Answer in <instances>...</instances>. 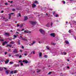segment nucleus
Wrapping results in <instances>:
<instances>
[{"mask_svg": "<svg viewBox=\"0 0 76 76\" xmlns=\"http://www.w3.org/2000/svg\"><path fill=\"white\" fill-rule=\"evenodd\" d=\"M18 45H20V42L18 41Z\"/></svg>", "mask_w": 76, "mask_h": 76, "instance_id": "nucleus-34", "label": "nucleus"}, {"mask_svg": "<svg viewBox=\"0 0 76 76\" xmlns=\"http://www.w3.org/2000/svg\"><path fill=\"white\" fill-rule=\"evenodd\" d=\"M32 7H35L36 6V5L34 4H32Z\"/></svg>", "mask_w": 76, "mask_h": 76, "instance_id": "nucleus-15", "label": "nucleus"}, {"mask_svg": "<svg viewBox=\"0 0 76 76\" xmlns=\"http://www.w3.org/2000/svg\"><path fill=\"white\" fill-rule=\"evenodd\" d=\"M4 69L5 70H7V69L6 68L4 67Z\"/></svg>", "mask_w": 76, "mask_h": 76, "instance_id": "nucleus-57", "label": "nucleus"}, {"mask_svg": "<svg viewBox=\"0 0 76 76\" xmlns=\"http://www.w3.org/2000/svg\"><path fill=\"white\" fill-rule=\"evenodd\" d=\"M39 56L40 57H41V56H42V53H41V52H40L39 53Z\"/></svg>", "mask_w": 76, "mask_h": 76, "instance_id": "nucleus-17", "label": "nucleus"}, {"mask_svg": "<svg viewBox=\"0 0 76 76\" xmlns=\"http://www.w3.org/2000/svg\"><path fill=\"white\" fill-rule=\"evenodd\" d=\"M21 61H22V60L19 61V63H20V62H21Z\"/></svg>", "mask_w": 76, "mask_h": 76, "instance_id": "nucleus-62", "label": "nucleus"}, {"mask_svg": "<svg viewBox=\"0 0 76 76\" xmlns=\"http://www.w3.org/2000/svg\"><path fill=\"white\" fill-rule=\"evenodd\" d=\"M36 42L35 41H33V43H31V45H33V44H34Z\"/></svg>", "mask_w": 76, "mask_h": 76, "instance_id": "nucleus-25", "label": "nucleus"}, {"mask_svg": "<svg viewBox=\"0 0 76 76\" xmlns=\"http://www.w3.org/2000/svg\"><path fill=\"white\" fill-rule=\"evenodd\" d=\"M53 23H52V22H51V24H50V26H52V25H53Z\"/></svg>", "mask_w": 76, "mask_h": 76, "instance_id": "nucleus-58", "label": "nucleus"}, {"mask_svg": "<svg viewBox=\"0 0 76 76\" xmlns=\"http://www.w3.org/2000/svg\"><path fill=\"white\" fill-rule=\"evenodd\" d=\"M5 5H7L8 4L7 3H5Z\"/></svg>", "mask_w": 76, "mask_h": 76, "instance_id": "nucleus-48", "label": "nucleus"}, {"mask_svg": "<svg viewBox=\"0 0 76 76\" xmlns=\"http://www.w3.org/2000/svg\"><path fill=\"white\" fill-rule=\"evenodd\" d=\"M9 60H7L6 61H5V64H7L8 63H9Z\"/></svg>", "mask_w": 76, "mask_h": 76, "instance_id": "nucleus-9", "label": "nucleus"}, {"mask_svg": "<svg viewBox=\"0 0 76 76\" xmlns=\"http://www.w3.org/2000/svg\"><path fill=\"white\" fill-rule=\"evenodd\" d=\"M52 44L53 45H55V43H52Z\"/></svg>", "mask_w": 76, "mask_h": 76, "instance_id": "nucleus-59", "label": "nucleus"}, {"mask_svg": "<svg viewBox=\"0 0 76 76\" xmlns=\"http://www.w3.org/2000/svg\"><path fill=\"white\" fill-rule=\"evenodd\" d=\"M17 73V71H16V70H15L14 71V74H15V73Z\"/></svg>", "mask_w": 76, "mask_h": 76, "instance_id": "nucleus-22", "label": "nucleus"}, {"mask_svg": "<svg viewBox=\"0 0 76 76\" xmlns=\"http://www.w3.org/2000/svg\"><path fill=\"white\" fill-rule=\"evenodd\" d=\"M46 26H47V27H48V28L50 26V23H48L46 25Z\"/></svg>", "mask_w": 76, "mask_h": 76, "instance_id": "nucleus-12", "label": "nucleus"}, {"mask_svg": "<svg viewBox=\"0 0 76 76\" xmlns=\"http://www.w3.org/2000/svg\"><path fill=\"white\" fill-rule=\"evenodd\" d=\"M23 26V24H22L20 25V28H22Z\"/></svg>", "mask_w": 76, "mask_h": 76, "instance_id": "nucleus-18", "label": "nucleus"}, {"mask_svg": "<svg viewBox=\"0 0 76 76\" xmlns=\"http://www.w3.org/2000/svg\"><path fill=\"white\" fill-rule=\"evenodd\" d=\"M51 37H55V34L54 33H51L50 34Z\"/></svg>", "mask_w": 76, "mask_h": 76, "instance_id": "nucleus-6", "label": "nucleus"}, {"mask_svg": "<svg viewBox=\"0 0 76 76\" xmlns=\"http://www.w3.org/2000/svg\"><path fill=\"white\" fill-rule=\"evenodd\" d=\"M40 71H41L40 70H38V71H37V73H39V72H40Z\"/></svg>", "mask_w": 76, "mask_h": 76, "instance_id": "nucleus-32", "label": "nucleus"}, {"mask_svg": "<svg viewBox=\"0 0 76 76\" xmlns=\"http://www.w3.org/2000/svg\"><path fill=\"white\" fill-rule=\"evenodd\" d=\"M12 11H15V9H12Z\"/></svg>", "mask_w": 76, "mask_h": 76, "instance_id": "nucleus-35", "label": "nucleus"}, {"mask_svg": "<svg viewBox=\"0 0 76 76\" xmlns=\"http://www.w3.org/2000/svg\"><path fill=\"white\" fill-rule=\"evenodd\" d=\"M15 56H19V54H15Z\"/></svg>", "mask_w": 76, "mask_h": 76, "instance_id": "nucleus-30", "label": "nucleus"}, {"mask_svg": "<svg viewBox=\"0 0 76 76\" xmlns=\"http://www.w3.org/2000/svg\"><path fill=\"white\" fill-rule=\"evenodd\" d=\"M6 26H9V27H10V24H7L6 25Z\"/></svg>", "mask_w": 76, "mask_h": 76, "instance_id": "nucleus-40", "label": "nucleus"}, {"mask_svg": "<svg viewBox=\"0 0 76 76\" xmlns=\"http://www.w3.org/2000/svg\"><path fill=\"white\" fill-rule=\"evenodd\" d=\"M0 41H4V40L2 39H0Z\"/></svg>", "mask_w": 76, "mask_h": 76, "instance_id": "nucleus-29", "label": "nucleus"}, {"mask_svg": "<svg viewBox=\"0 0 76 76\" xmlns=\"http://www.w3.org/2000/svg\"><path fill=\"white\" fill-rule=\"evenodd\" d=\"M54 16L55 17H58V15L57 14L56 15H54Z\"/></svg>", "mask_w": 76, "mask_h": 76, "instance_id": "nucleus-26", "label": "nucleus"}, {"mask_svg": "<svg viewBox=\"0 0 76 76\" xmlns=\"http://www.w3.org/2000/svg\"><path fill=\"white\" fill-rule=\"evenodd\" d=\"M66 54H67V53H66V52H64V55H66Z\"/></svg>", "mask_w": 76, "mask_h": 76, "instance_id": "nucleus-47", "label": "nucleus"}, {"mask_svg": "<svg viewBox=\"0 0 76 76\" xmlns=\"http://www.w3.org/2000/svg\"><path fill=\"white\" fill-rule=\"evenodd\" d=\"M4 35L6 37H10V34L9 33H6L4 34Z\"/></svg>", "mask_w": 76, "mask_h": 76, "instance_id": "nucleus-4", "label": "nucleus"}, {"mask_svg": "<svg viewBox=\"0 0 76 76\" xmlns=\"http://www.w3.org/2000/svg\"><path fill=\"white\" fill-rule=\"evenodd\" d=\"M9 70H7L6 71H5V72L8 75L9 74Z\"/></svg>", "mask_w": 76, "mask_h": 76, "instance_id": "nucleus-10", "label": "nucleus"}, {"mask_svg": "<svg viewBox=\"0 0 76 76\" xmlns=\"http://www.w3.org/2000/svg\"><path fill=\"white\" fill-rule=\"evenodd\" d=\"M63 2L64 4H65V3H66L65 1H63Z\"/></svg>", "mask_w": 76, "mask_h": 76, "instance_id": "nucleus-41", "label": "nucleus"}, {"mask_svg": "<svg viewBox=\"0 0 76 76\" xmlns=\"http://www.w3.org/2000/svg\"><path fill=\"white\" fill-rule=\"evenodd\" d=\"M4 12V11L3 10L1 11V13H3Z\"/></svg>", "mask_w": 76, "mask_h": 76, "instance_id": "nucleus-44", "label": "nucleus"}, {"mask_svg": "<svg viewBox=\"0 0 76 76\" xmlns=\"http://www.w3.org/2000/svg\"><path fill=\"white\" fill-rule=\"evenodd\" d=\"M24 33H25V34H28V33L30 34L31 33V31H28V30H24Z\"/></svg>", "mask_w": 76, "mask_h": 76, "instance_id": "nucleus-3", "label": "nucleus"}, {"mask_svg": "<svg viewBox=\"0 0 76 76\" xmlns=\"http://www.w3.org/2000/svg\"><path fill=\"white\" fill-rule=\"evenodd\" d=\"M18 15L20 17H21V15H20V13H18Z\"/></svg>", "mask_w": 76, "mask_h": 76, "instance_id": "nucleus-42", "label": "nucleus"}, {"mask_svg": "<svg viewBox=\"0 0 76 76\" xmlns=\"http://www.w3.org/2000/svg\"><path fill=\"white\" fill-rule=\"evenodd\" d=\"M12 54H10L9 55V57H11V55Z\"/></svg>", "mask_w": 76, "mask_h": 76, "instance_id": "nucleus-55", "label": "nucleus"}, {"mask_svg": "<svg viewBox=\"0 0 76 76\" xmlns=\"http://www.w3.org/2000/svg\"><path fill=\"white\" fill-rule=\"evenodd\" d=\"M17 26H20V25H19V24H17Z\"/></svg>", "mask_w": 76, "mask_h": 76, "instance_id": "nucleus-63", "label": "nucleus"}, {"mask_svg": "<svg viewBox=\"0 0 76 76\" xmlns=\"http://www.w3.org/2000/svg\"><path fill=\"white\" fill-rule=\"evenodd\" d=\"M17 67H19V65H17Z\"/></svg>", "mask_w": 76, "mask_h": 76, "instance_id": "nucleus-60", "label": "nucleus"}, {"mask_svg": "<svg viewBox=\"0 0 76 76\" xmlns=\"http://www.w3.org/2000/svg\"><path fill=\"white\" fill-rule=\"evenodd\" d=\"M13 53H15V54H16V53H18V51L17 50H14L13 51Z\"/></svg>", "mask_w": 76, "mask_h": 76, "instance_id": "nucleus-8", "label": "nucleus"}, {"mask_svg": "<svg viewBox=\"0 0 76 76\" xmlns=\"http://www.w3.org/2000/svg\"><path fill=\"white\" fill-rule=\"evenodd\" d=\"M17 30L18 31H19L20 32V30L19 29H18Z\"/></svg>", "mask_w": 76, "mask_h": 76, "instance_id": "nucleus-54", "label": "nucleus"}, {"mask_svg": "<svg viewBox=\"0 0 76 76\" xmlns=\"http://www.w3.org/2000/svg\"><path fill=\"white\" fill-rule=\"evenodd\" d=\"M9 19H10V18H11V16H10V15L9 14Z\"/></svg>", "mask_w": 76, "mask_h": 76, "instance_id": "nucleus-39", "label": "nucleus"}, {"mask_svg": "<svg viewBox=\"0 0 76 76\" xmlns=\"http://www.w3.org/2000/svg\"><path fill=\"white\" fill-rule=\"evenodd\" d=\"M23 41H27V39H25V38H23Z\"/></svg>", "mask_w": 76, "mask_h": 76, "instance_id": "nucleus-24", "label": "nucleus"}, {"mask_svg": "<svg viewBox=\"0 0 76 76\" xmlns=\"http://www.w3.org/2000/svg\"><path fill=\"white\" fill-rule=\"evenodd\" d=\"M7 52H5V55H6V54H7Z\"/></svg>", "mask_w": 76, "mask_h": 76, "instance_id": "nucleus-49", "label": "nucleus"}, {"mask_svg": "<svg viewBox=\"0 0 76 76\" xmlns=\"http://www.w3.org/2000/svg\"><path fill=\"white\" fill-rule=\"evenodd\" d=\"M22 57V55H21L19 56V58H21Z\"/></svg>", "mask_w": 76, "mask_h": 76, "instance_id": "nucleus-46", "label": "nucleus"}, {"mask_svg": "<svg viewBox=\"0 0 76 76\" xmlns=\"http://www.w3.org/2000/svg\"><path fill=\"white\" fill-rule=\"evenodd\" d=\"M68 32L69 33H70V32H72V31L71 30H69Z\"/></svg>", "mask_w": 76, "mask_h": 76, "instance_id": "nucleus-45", "label": "nucleus"}, {"mask_svg": "<svg viewBox=\"0 0 76 76\" xmlns=\"http://www.w3.org/2000/svg\"><path fill=\"white\" fill-rule=\"evenodd\" d=\"M9 39L10 41H12V38H10V39Z\"/></svg>", "mask_w": 76, "mask_h": 76, "instance_id": "nucleus-50", "label": "nucleus"}, {"mask_svg": "<svg viewBox=\"0 0 76 76\" xmlns=\"http://www.w3.org/2000/svg\"><path fill=\"white\" fill-rule=\"evenodd\" d=\"M13 71H12L11 72V73L12 74H13Z\"/></svg>", "mask_w": 76, "mask_h": 76, "instance_id": "nucleus-52", "label": "nucleus"}, {"mask_svg": "<svg viewBox=\"0 0 76 76\" xmlns=\"http://www.w3.org/2000/svg\"><path fill=\"white\" fill-rule=\"evenodd\" d=\"M55 14H56V13L55 11H53V15H54H54H55Z\"/></svg>", "mask_w": 76, "mask_h": 76, "instance_id": "nucleus-20", "label": "nucleus"}, {"mask_svg": "<svg viewBox=\"0 0 76 76\" xmlns=\"http://www.w3.org/2000/svg\"><path fill=\"white\" fill-rule=\"evenodd\" d=\"M52 73V72H49L48 74V75H50V74H51Z\"/></svg>", "mask_w": 76, "mask_h": 76, "instance_id": "nucleus-31", "label": "nucleus"}, {"mask_svg": "<svg viewBox=\"0 0 76 76\" xmlns=\"http://www.w3.org/2000/svg\"><path fill=\"white\" fill-rule=\"evenodd\" d=\"M14 13H11L10 14H9V15H13V14H14Z\"/></svg>", "mask_w": 76, "mask_h": 76, "instance_id": "nucleus-33", "label": "nucleus"}, {"mask_svg": "<svg viewBox=\"0 0 76 76\" xmlns=\"http://www.w3.org/2000/svg\"><path fill=\"white\" fill-rule=\"evenodd\" d=\"M21 48H23H23H24V47H23V46H22Z\"/></svg>", "mask_w": 76, "mask_h": 76, "instance_id": "nucleus-53", "label": "nucleus"}, {"mask_svg": "<svg viewBox=\"0 0 76 76\" xmlns=\"http://www.w3.org/2000/svg\"><path fill=\"white\" fill-rule=\"evenodd\" d=\"M10 44H15V42L13 41H12L10 42Z\"/></svg>", "mask_w": 76, "mask_h": 76, "instance_id": "nucleus-19", "label": "nucleus"}, {"mask_svg": "<svg viewBox=\"0 0 76 76\" xmlns=\"http://www.w3.org/2000/svg\"><path fill=\"white\" fill-rule=\"evenodd\" d=\"M6 47H12V45H10L9 44L7 45V46H6Z\"/></svg>", "mask_w": 76, "mask_h": 76, "instance_id": "nucleus-14", "label": "nucleus"}, {"mask_svg": "<svg viewBox=\"0 0 76 76\" xmlns=\"http://www.w3.org/2000/svg\"><path fill=\"white\" fill-rule=\"evenodd\" d=\"M21 66H23V63H21Z\"/></svg>", "mask_w": 76, "mask_h": 76, "instance_id": "nucleus-43", "label": "nucleus"}, {"mask_svg": "<svg viewBox=\"0 0 76 76\" xmlns=\"http://www.w3.org/2000/svg\"><path fill=\"white\" fill-rule=\"evenodd\" d=\"M44 57H45V58H47V56L46 55H45L44 56Z\"/></svg>", "mask_w": 76, "mask_h": 76, "instance_id": "nucleus-38", "label": "nucleus"}, {"mask_svg": "<svg viewBox=\"0 0 76 76\" xmlns=\"http://www.w3.org/2000/svg\"><path fill=\"white\" fill-rule=\"evenodd\" d=\"M14 38H17V37L16 36V35H14Z\"/></svg>", "mask_w": 76, "mask_h": 76, "instance_id": "nucleus-37", "label": "nucleus"}, {"mask_svg": "<svg viewBox=\"0 0 76 76\" xmlns=\"http://www.w3.org/2000/svg\"><path fill=\"white\" fill-rule=\"evenodd\" d=\"M46 15L47 17H48V18H49L50 17V14H48V13H46Z\"/></svg>", "mask_w": 76, "mask_h": 76, "instance_id": "nucleus-13", "label": "nucleus"}, {"mask_svg": "<svg viewBox=\"0 0 76 76\" xmlns=\"http://www.w3.org/2000/svg\"><path fill=\"white\" fill-rule=\"evenodd\" d=\"M34 3H35V4L36 3H37V4H39V3H38V1H34Z\"/></svg>", "mask_w": 76, "mask_h": 76, "instance_id": "nucleus-16", "label": "nucleus"}, {"mask_svg": "<svg viewBox=\"0 0 76 76\" xmlns=\"http://www.w3.org/2000/svg\"><path fill=\"white\" fill-rule=\"evenodd\" d=\"M14 67H17V64H14Z\"/></svg>", "mask_w": 76, "mask_h": 76, "instance_id": "nucleus-28", "label": "nucleus"}, {"mask_svg": "<svg viewBox=\"0 0 76 76\" xmlns=\"http://www.w3.org/2000/svg\"><path fill=\"white\" fill-rule=\"evenodd\" d=\"M30 23H31L32 26H32V27H34V25H35L36 24H37V23L36 22L34 21V22H33V21H30Z\"/></svg>", "mask_w": 76, "mask_h": 76, "instance_id": "nucleus-1", "label": "nucleus"}, {"mask_svg": "<svg viewBox=\"0 0 76 76\" xmlns=\"http://www.w3.org/2000/svg\"><path fill=\"white\" fill-rule=\"evenodd\" d=\"M3 70V68L1 67H0V71H1Z\"/></svg>", "mask_w": 76, "mask_h": 76, "instance_id": "nucleus-27", "label": "nucleus"}, {"mask_svg": "<svg viewBox=\"0 0 76 76\" xmlns=\"http://www.w3.org/2000/svg\"><path fill=\"white\" fill-rule=\"evenodd\" d=\"M24 56H27V54L26 53H25L24 54Z\"/></svg>", "mask_w": 76, "mask_h": 76, "instance_id": "nucleus-64", "label": "nucleus"}, {"mask_svg": "<svg viewBox=\"0 0 76 76\" xmlns=\"http://www.w3.org/2000/svg\"><path fill=\"white\" fill-rule=\"evenodd\" d=\"M14 63V62H13L12 61H11L10 62V64H13Z\"/></svg>", "mask_w": 76, "mask_h": 76, "instance_id": "nucleus-21", "label": "nucleus"}, {"mask_svg": "<svg viewBox=\"0 0 76 76\" xmlns=\"http://www.w3.org/2000/svg\"><path fill=\"white\" fill-rule=\"evenodd\" d=\"M28 19V17L27 16L24 17V19L23 21H26Z\"/></svg>", "mask_w": 76, "mask_h": 76, "instance_id": "nucleus-7", "label": "nucleus"}, {"mask_svg": "<svg viewBox=\"0 0 76 76\" xmlns=\"http://www.w3.org/2000/svg\"><path fill=\"white\" fill-rule=\"evenodd\" d=\"M46 48L48 50H49V49H50V48L48 47V46H47Z\"/></svg>", "mask_w": 76, "mask_h": 76, "instance_id": "nucleus-36", "label": "nucleus"}, {"mask_svg": "<svg viewBox=\"0 0 76 76\" xmlns=\"http://www.w3.org/2000/svg\"><path fill=\"white\" fill-rule=\"evenodd\" d=\"M50 10H51V11H52L53 10V9H49Z\"/></svg>", "mask_w": 76, "mask_h": 76, "instance_id": "nucleus-56", "label": "nucleus"}, {"mask_svg": "<svg viewBox=\"0 0 76 76\" xmlns=\"http://www.w3.org/2000/svg\"><path fill=\"white\" fill-rule=\"evenodd\" d=\"M65 42L67 44H69V42L67 41H65Z\"/></svg>", "mask_w": 76, "mask_h": 76, "instance_id": "nucleus-23", "label": "nucleus"}, {"mask_svg": "<svg viewBox=\"0 0 76 76\" xmlns=\"http://www.w3.org/2000/svg\"><path fill=\"white\" fill-rule=\"evenodd\" d=\"M24 31V29L23 28L22 30H21V31Z\"/></svg>", "mask_w": 76, "mask_h": 76, "instance_id": "nucleus-61", "label": "nucleus"}, {"mask_svg": "<svg viewBox=\"0 0 76 76\" xmlns=\"http://www.w3.org/2000/svg\"><path fill=\"white\" fill-rule=\"evenodd\" d=\"M39 31L42 34H43V35H44V34H45V31H44L42 29H40L39 30Z\"/></svg>", "mask_w": 76, "mask_h": 76, "instance_id": "nucleus-2", "label": "nucleus"}, {"mask_svg": "<svg viewBox=\"0 0 76 76\" xmlns=\"http://www.w3.org/2000/svg\"><path fill=\"white\" fill-rule=\"evenodd\" d=\"M23 63H25L26 64H27V63H29V62L28 61L26 60L25 61V60H23Z\"/></svg>", "mask_w": 76, "mask_h": 76, "instance_id": "nucleus-5", "label": "nucleus"}, {"mask_svg": "<svg viewBox=\"0 0 76 76\" xmlns=\"http://www.w3.org/2000/svg\"><path fill=\"white\" fill-rule=\"evenodd\" d=\"M7 42L6 41H5V42H4L2 44V45L3 46H4V45H5L6 44H7Z\"/></svg>", "mask_w": 76, "mask_h": 76, "instance_id": "nucleus-11", "label": "nucleus"}, {"mask_svg": "<svg viewBox=\"0 0 76 76\" xmlns=\"http://www.w3.org/2000/svg\"><path fill=\"white\" fill-rule=\"evenodd\" d=\"M61 54H63L64 55V52H61Z\"/></svg>", "mask_w": 76, "mask_h": 76, "instance_id": "nucleus-51", "label": "nucleus"}]
</instances>
